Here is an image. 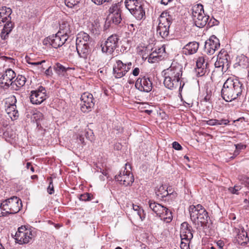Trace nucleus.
Wrapping results in <instances>:
<instances>
[{
  "label": "nucleus",
  "mask_w": 249,
  "mask_h": 249,
  "mask_svg": "<svg viewBox=\"0 0 249 249\" xmlns=\"http://www.w3.org/2000/svg\"><path fill=\"white\" fill-rule=\"evenodd\" d=\"M243 85L237 79L228 78L224 83L221 89V96L226 102H231L240 96Z\"/></svg>",
  "instance_id": "obj_1"
},
{
  "label": "nucleus",
  "mask_w": 249,
  "mask_h": 249,
  "mask_svg": "<svg viewBox=\"0 0 249 249\" xmlns=\"http://www.w3.org/2000/svg\"><path fill=\"white\" fill-rule=\"evenodd\" d=\"M189 211L191 220L197 229H201L206 226L209 216L207 212L202 205H191Z\"/></svg>",
  "instance_id": "obj_2"
},
{
  "label": "nucleus",
  "mask_w": 249,
  "mask_h": 249,
  "mask_svg": "<svg viewBox=\"0 0 249 249\" xmlns=\"http://www.w3.org/2000/svg\"><path fill=\"white\" fill-rule=\"evenodd\" d=\"M22 207L21 199L17 196H12L3 201L0 205V217L18 213Z\"/></svg>",
  "instance_id": "obj_3"
},
{
  "label": "nucleus",
  "mask_w": 249,
  "mask_h": 249,
  "mask_svg": "<svg viewBox=\"0 0 249 249\" xmlns=\"http://www.w3.org/2000/svg\"><path fill=\"white\" fill-rule=\"evenodd\" d=\"M172 10V9L170 8L163 12L159 18V22L157 32L162 38H165L169 35V27L172 20V16L171 15Z\"/></svg>",
  "instance_id": "obj_4"
},
{
  "label": "nucleus",
  "mask_w": 249,
  "mask_h": 249,
  "mask_svg": "<svg viewBox=\"0 0 249 249\" xmlns=\"http://www.w3.org/2000/svg\"><path fill=\"white\" fill-rule=\"evenodd\" d=\"M126 8L138 20H141L145 17V11L142 2L139 0H125Z\"/></svg>",
  "instance_id": "obj_5"
},
{
  "label": "nucleus",
  "mask_w": 249,
  "mask_h": 249,
  "mask_svg": "<svg viewBox=\"0 0 249 249\" xmlns=\"http://www.w3.org/2000/svg\"><path fill=\"white\" fill-rule=\"evenodd\" d=\"M119 36L116 34L110 36L104 43L101 44L102 51L108 54H112L118 47Z\"/></svg>",
  "instance_id": "obj_6"
},
{
  "label": "nucleus",
  "mask_w": 249,
  "mask_h": 249,
  "mask_svg": "<svg viewBox=\"0 0 249 249\" xmlns=\"http://www.w3.org/2000/svg\"><path fill=\"white\" fill-rule=\"evenodd\" d=\"M127 166L130 168V164L126 163L124 169L123 171H121L119 174L115 177L116 181L125 186L131 185L134 180L132 173L127 169Z\"/></svg>",
  "instance_id": "obj_7"
},
{
  "label": "nucleus",
  "mask_w": 249,
  "mask_h": 249,
  "mask_svg": "<svg viewBox=\"0 0 249 249\" xmlns=\"http://www.w3.org/2000/svg\"><path fill=\"white\" fill-rule=\"evenodd\" d=\"M34 235L30 229L25 226L18 228L16 233L15 239L20 244L28 243L33 238Z\"/></svg>",
  "instance_id": "obj_8"
},
{
  "label": "nucleus",
  "mask_w": 249,
  "mask_h": 249,
  "mask_svg": "<svg viewBox=\"0 0 249 249\" xmlns=\"http://www.w3.org/2000/svg\"><path fill=\"white\" fill-rule=\"evenodd\" d=\"M17 99L15 96H10L5 100V111L12 120H16L18 116L16 103Z\"/></svg>",
  "instance_id": "obj_9"
},
{
  "label": "nucleus",
  "mask_w": 249,
  "mask_h": 249,
  "mask_svg": "<svg viewBox=\"0 0 249 249\" xmlns=\"http://www.w3.org/2000/svg\"><path fill=\"white\" fill-rule=\"evenodd\" d=\"M230 57L228 52L222 49L219 53L214 66L216 68H221L222 71H226L230 66Z\"/></svg>",
  "instance_id": "obj_10"
},
{
  "label": "nucleus",
  "mask_w": 249,
  "mask_h": 249,
  "mask_svg": "<svg viewBox=\"0 0 249 249\" xmlns=\"http://www.w3.org/2000/svg\"><path fill=\"white\" fill-rule=\"evenodd\" d=\"M81 110L83 112H89L94 106L93 95L90 93H84L81 95Z\"/></svg>",
  "instance_id": "obj_11"
},
{
  "label": "nucleus",
  "mask_w": 249,
  "mask_h": 249,
  "mask_svg": "<svg viewBox=\"0 0 249 249\" xmlns=\"http://www.w3.org/2000/svg\"><path fill=\"white\" fill-rule=\"evenodd\" d=\"M47 97L46 90L42 86L39 87L37 90H33L31 92L30 101L33 104H40Z\"/></svg>",
  "instance_id": "obj_12"
},
{
  "label": "nucleus",
  "mask_w": 249,
  "mask_h": 249,
  "mask_svg": "<svg viewBox=\"0 0 249 249\" xmlns=\"http://www.w3.org/2000/svg\"><path fill=\"white\" fill-rule=\"evenodd\" d=\"M67 39L66 36L57 32L55 35L48 37L45 41L48 42L53 48H58L64 45Z\"/></svg>",
  "instance_id": "obj_13"
},
{
  "label": "nucleus",
  "mask_w": 249,
  "mask_h": 249,
  "mask_svg": "<svg viewBox=\"0 0 249 249\" xmlns=\"http://www.w3.org/2000/svg\"><path fill=\"white\" fill-rule=\"evenodd\" d=\"M182 74V66L177 63H172L170 67L165 70L164 75L180 80Z\"/></svg>",
  "instance_id": "obj_14"
},
{
  "label": "nucleus",
  "mask_w": 249,
  "mask_h": 249,
  "mask_svg": "<svg viewBox=\"0 0 249 249\" xmlns=\"http://www.w3.org/2000/svg\"><path fill=\"white\" fill-rule=\"evenodd\" d=\"M135 87L141 91L149 92L152 89V82L148 77H139L135 82Z\"/></svg>",
  "instance_id": "obj_15"
},
{
  "label": "nucleus",
  "mask_w": 249,
  "mask_h": 249,
  "mask_svg": "<svg viewBox=\"0 0 249 249\" xmlns=\"http://www.w3.org/2000/svg\"><path fill=\"white\" fill-rule=\"evenodd\" d=\"M220 41L215 36H212L205 42V51L208 54H213L220 47Z\"/></svg>",
  "instance_id": "obj_16"
},
{
  "label": "nucleus",
  "mask_w": 249,
  "mask_h": 249,
  "mask_svg": "<svg viewBox=\"0 0 249 249\" xmlns=\"http://www.w3.org/2000/svg\"><path fill=\"white\" fill-rule=\"evenodd\" d=\"M205 57L203 56H200L196 62V75L198 77L202 76L209 72L208 67L209 64L206 61Z\"/></svg>",
  "instance_id": "obj_17"
},
{
  "label": "nucleus",
  "mask_w": 249,
  "mask_h": 249,
  "mask_svg": "<svg viewBox=\"0 0 249 249\" xmlns=\"http://www.w3.org/2000/svg\"><path fill=\"white\" fill-rule=\"evenodd\" d=\"M16 77L15 72L11 69L7 70L2 75L0 78L1 86L7 88L11 87L13 82V79Z\"/></svg>",
  "instance_id": "obj_18"
},
{
  "label": "nucleus",
  "mask_w": 249,
  "mask_h": 249,
  "mask_svg": "<svg viewBox=\"0 0 249 249\" xmlns=\"http://www.w3.org/2000/svg\"><path fill=\"white\" fill-rule=\"evenodd\" d=\"M234 231L236 233L235 236L236 242L241 246H245L249 241L247 231L242 226L235 228Z\"/></svg>",
  "instance_id": "obj_19"
},
{
  "label": "nucleus",
  "mask_w": 249,
  "mask_h": 249,
  "mask_svg": "<svg viewBox=\"0 0 249 249\" xmlns=\"http://www.w3.org/2000/svg\"><path fill=\"white\" fill-rule=\"evenodd\" d=\"M163 84L165 87L170 89L173 90L179 88V90L183 88L184 83L181 84V81L175 78L164 75Z\"/></svg>",
  "instance_id": "obj_20"
},
{
  "label": "nucleus",
  "mask_w": 249,
  "mask_h": 249,
  "mask_svg": "<svg viewBox=\"0 0 249 249\" xmlns=\"http://www.w3.org/2000/svg\"><path fill=\"white\" fill-rule=\"evenodd\" d=\"M113 74L116 78H120L127 72L126 66L121 60H118L113 66Z\"/></svg>",
  "instance_id": "obj_21"
},
{
  "label": "nucleus",
  "mask_w": 249,
  "mask_h": 249,
  "mask_svg": "<svg viewBox=\"0 0 249 249\" xmlns=\"http://www.w3.org/2000/svg\"><path fill=\"white\" fill-rule=\"evenodd\" d=\"M180 236L181 240H191L193 237L192 227L186 222L181 225Z\"/></svg>",
  "instance_id": "obj_22"
},
{
  "label": "nucleus",
  "mask_w": 249,
  "mask_h": 249,
  "mask_svg": "<svg viewBox=\"0 0 249 249\" xmlns=\"http://www.w3.org/2000/svg\"><path fill=\"white\" fill-rule=\"evenodd\" d=\"M111 20L116 25L119 24L122 20L121 11L119 6L115 4L109 9Z\"/></svg>",
  "instance_id": "obj_23"
},
{
  "label": "nucleus",
  "mask_w": 249,
  "mask_h": 249,
  "mask_svg": "<svg viewBox=\"0 0 249 249\" xmlns=\"http://www.w3.org/2000/svg\"><path fill=\"white\" fill-rule=\"evenodd\" d=\"M199 48V43L196 41L190 42L182 49V53L185 55L195 53Z\"/></svg>",
  "instance_id": "obj_24"
},
{
  "label": "nucleus",
  "mask_w": 249,
  "mask_h": 249,
  "mask_svg": "<svg viewBox=\"0 0 249 249\" xmlns=\"http://www.w3.org/2000/svg\"><path fill=\"white\" fill-rule=\"evenodd\" d=\"M12 12L11 8L3 6L0 8V26L6 21L11 20L10 15Z\"/></svg>",
  "instance_id": "obj_25"
},
{
  "label": "nucleus",
  "mask_w": 249,
  "mask_h": 249,
  "mask_svg": "<svg viewBox=\"0 0 249 249\" xmlns=\"http://www.w3.org/2000/svg\"><path fill=\"white\" fill-rule=\"evenodd\" d=\"M92 42V38L86 33H80L78 34L76 40V45L90 46Z\"/></svg>",
  "instance_id": "obj_26"
},
{
  "label": "nucleus",
  "mask_w": 249,
  "mask_h": 249,
  "mask_svg": "<svg viewBox=\"0 0 249 249\" xmlns=\"http://www.w3.org/2000/svg\"><path fill=\"white\" fill-rule=\"evenodd\" d=\"M76 50L80 58L86 59L90 53V46L76 45Z\"/></svg>",
  "instance_id": "obj_27"
},
{
  "label": "nucleus",
  "mask_w": 249,
  "mask_h": 249,
  "mask_svg": "<svg viewBox=\"0 0 249 249\" xmlns=\"http://www.w3.org/2000/svg\"><path fill=\"white\" fill-rule=\"evenodd\" d=\"M148 204L150 209L159 217L165 210V207L152 200H149Z\"/></svg>",
  "instance_id": "obj_28"
},
{
  "label": "nucleus",
  "mask_w": 249,
  "mask_h": 249,
  "mask_svg": "<svg viewBox=\"0 0 249 249\" xmlns=\"http://www.w3.org/2000/svg\"><path fill=\"white\" fill-rule=\"evenodd\" d=\"M209 16L206 15L204 13V12H203V14H201L199 16H197V17H196L193 20L194 21L195 25L197 27L199 28H202L204 27L206 25L209 20Z\"/></svg>",
  "instance_id": "obj_29"
},
{
  "label": "nucleus",
  "mask_w": 249,
  "mask_h": 249,
  "mask_svg": "<svg viewBox=\"0 0 249 249\" xmlns=\"http://www.w3.org/2000/svg\"><path fill=\"white\" fill-rule=\"evenodd\" d=\"M3 28L0 33V37L2 39H5L8 37V35L12 31L14 24L11 20L5 22Z\"/></svg>",
  "instance_id": "obj_30"
},
{
  "label": "nucleus",
  "mask_w": 249,
  "mask_h": 249,
  "mask_svg": "<svg viewBox=\"0 0 249 249\" xmlns=\"http://www.w3.org/2000/svg\"><path fill=\"white\" fill-rule=\"evenodd\" d=\"M58 32H60L62 35L66 36L67 39L68 36L71 33V28L70 24L67 21H62L59 26V30Z\"/></svg>",
  "instance_id": "obj_31"
},
{
  "label": "nucleus",
  "mask_w": 249,
  "mask_h": 249,
  "mask_svg": "<svg viewBox=\"0 0 249 249\" xmlns=\"http://www.w3.org/2000/svg\"><path fill=\"white\" fill-rule=\"evenodd\" d=\"M26 80V79L24 76L18 75L12 84L11 88L14 90H18L19 88L25 85Z\"/></svg>",
  "instance_id": "obj_32"
},
{
  "label": "nucleus",
  "mask_w": 249,
  "mask_h": 249,
  "mask_svg": "<svg viewBox=\"0 0 249 249\" xmlns=\"http://www.w3.org/2000/svg\"><path fill=\"white\" fill-rule=\"evenodd\" d=\"M192 17L193 19H195L197 16H199L201 14H203L204 9L203 6L201 4H197L193 5L191 9Z\"/></svg>",
  "instance_id": "obj_33"
},
{
  "label": "nucleus",
  "mask_w": 249,
  "mask_h": 249,
  "mask_svg": "<svg viewBox=\"0 0 249 249\" xmlns=\"http://www.w3.org/2000/svg\"><path fill=\"white\" fill-rule=\"evenodd\" d=\"M161 219L163 220L166 223L170 222L173 219V216L172 212L168 209L166 207L165 208V210L161 213L159 216Z\"/></svg>",
  "instance_id": "obj_34"
},
{
  "label": "nucleus",
  "mask_w": 249,
  "mask_h": 249,
  "mask_svg": "<svg viewBox=\"0 0 249 249\" xmlns=\"http://www.w3.org/2000/svg\"><path fill=\"white\" fill-rule=\"evenodd\" d=\"M168 191V187H166V186L161 185L156 190V194L157 196L163 198L169 196V192Z\"/></svg>",
  "instance_id": "obj_35"
},
{
  "label": "nucleus",
  "mask_w": 249,
  "mask_h": 249,
  "mask_svg": "<svg viewBox=\"0 0 249 249\" xmlns=\"http://www.w3.org/2000/svg\"><path fill=\"white\" fill-rule=\"evenodd\" d=\"M33 118L36 120L37 126L42 128V124H44V121L43 114L39 111H37L33 114Z\"/></svg>",
  "instance_id": "obj_36"
},
{
  "label": "nucleus",
  "mask_w": 249,
  "mask_h": 249,
  "mask_svg": "<svg viewBox=\"0 0 249 249\" xmlns=\"http://www.w3.org/2000/svg\"><path fill=\"white\" fill-rule=\"evenodd\" d=\"M54 69L55 71V72L59 75L61 76H65L66 72L67 71L71 69V68L68 67L65 68L64 66H63L62 65L57 63L54 67Z\"/></svg>",
  "instance_id": "obj_37"
},
{
  "label": "nucleus",
  "mask_w": 249,
  "mask_h": 249,
  "mask_svg": "<svg viewBox=\"0 0 249 249\" xmlns=\"http://www.w3.org/2000/svg\"><path fill=\"white\" fill-rule=\"evenodd\" d=\"M236 64H237L238 66L245 68L246 67L248 64V59L245 55H241L237 58Z\"/></svg>",
  "instance_id": "obj_38"
},
{
  "label": "nucleus",
  "mask_w": 249,
  "mask_h": 249,
  "mask_svg": "<svg viewBox=\"0 0 249 249\" xmlns=\"http://www.w3.org/2000/svg\"><path fill=\"white\" fill-rule=\"evenodd\" d=\"M132 215L136 219H140L142 221L145 218V214L142 209L139 210L138 211H132Z\"/></svg>",
  "instance_id": "obj_39"
},
{
  "label": "nucleus",
  "mask_w": 249,
  "mask_h": 249,
  "mask_svg": "<svg viewBox=\"0 0 249 249\" xmlns=\"http://www.w3.org/2000/svg\"><path fill=\"white\" fill-rule=\"evenodd\" d=\"M160 59V56L156 52H153L149 55L148 61L150 63H155Z\"/></svg>",
  "instance_id": "obj_40"
},
{
  "label": "nucleus",
  "mask_w": 249,
  "mask_h": 249,
  "mask_svg": "<svg viewBox=\"0 0 249 249\" xmlns=\"http://www.w3.org/2000/svg\"><path fill=\"white\" fill-rule=\"evenodd\" d=\"M238 179L242 184H244L246 187L249 188V178L245 175H239Z\"/></svg>",
  "instance_id": "obj_41"
},
{
  "label": "nucleus",
  "mask_w": 249,
  "mask_h": 249,
  "mask_svg": "<svg viewBox=\"0 0 249 249\" xmlns=\"http://www.w3.org/2000/svg\"><path fill=\"white\" fill-rule=\"evenodd\" d=\"M47 180L49 181V184L47 188V192L50 195H52L54 193V186L53 182V178L52 177H49Z\"/></svg>",
  "instance_id": "obj_42"
},
{
  "label": "nucleus",
  "mask_w": 249,
  "mask_h": 249,
  "mask_svg": "<svg viewBox=\"0 0 249 249\" xmlns=\"http://www.w3.org/2000/svg\"><path fill=\"white\" fill-rule=\"evenodd\" d=\"M80 1V0H65L66 5L69 8H72L77 5Z\"/></svg>",
  "instance_id": "obj_43"
},
{
  "label": "nucleus",
  "mask_w": 249,
  "mask_h": 249,
  "mask_svg": "<svg viewBox=\"0 0 249 249\" xmlns=\"http://www.w3.org/2000/svg\"><path fill=\"white\" fill-rule=\"evenodd\" d=\"M26 61L28 64H30L31 65L34 66H40V65L45 62V60H42L41 61H32L30 58L29 57H26Z\"/></svg>",
  "instance_id": "obj_44"
},
{
  "label": "nucleus",
  "mask_w": 249,
  "mask_h": 249,
  "mask_svg": "<svg viewBox=\"0 0 249 249\" xmlns=\"http://www.w3.org/2000/svg\"><path fill=\"white\" fill-rule=\"evenodd\" d=\"M191 240H181L180 245L181 249H190L189 247V243Z\"/></svg>",
  "instance_id": "obj_45"
},
{
  "label": "nucleus",
  "mask_w": 249,
  "mask_h": 249,
  "mask_svg": "<svg viewBox=\"0 0 249 249\" xmlns=\"http://www.w3.org/2000/svg\"><path fill=\"white\" fill-rule=\"evenodd\" d=\"M92 195L89 193H85L80 195L79 199L82 201H89L91 200Z\"/></svg>",
  "instance_id": "obj_46"
},
{
  "label": "nucleus",
  "mask_w": 249,
  "mask_h": 249,
  "mask_svg": "<svg viewBox=\"0 0 249 249\" xmlns=\"http://www.w3.org/2000/svg\"><path fill=\"white\" fill-rule=\"evenodd\" d=\"M86 132L85 133V136L87 139L90 141H92L94 139V134L92 130L88 128V130H86Z\"/></svg>",
  "instance_id": "obj_47"
},
{
  "label": "nucleus",
  "mask_w": 249,
  "mask_h": 249,
  "mask_svg": "<svg viewBox=\"0 0 249 249\" xmlns=\"http://www.w3.org/2000/svg\"><path fill=\"white\" fill-rule=\"evenodd\" d=\"M241 189V186L240 185H236L233 188H230L229 190L231 193L233 194L238 195V191Z\"/></svg>",
  "instance_id": "obj_48"
},
{
  "label": "nucleus",
  "mask_w": 249,
  "mask_h": 249,
  "mask_svg": "<svg viewBox=\"0 0 249 249\" xmlns=\"http://www.w3.org/2000/svg\"><path fill=\"white\" fill-rule=\"evenodd\" d=\"M218 120L216 119H210L206 121V124L209 125H217Z\"/></svg>",
  "instance_id": "obj_49"
},
{
  "label": "nucleus",
  "mask_w": 249,
  "mask_h": 249,
  "mask_svg": "<svg viewBox=\"0 0 249 249\" xmlns=\"http://www.w3.org/2000/svg\"><path fill=\"white\" fill-rule=\"evenodd\" d=\"M173 148L177 150H181L182 147L181 145L177 142H174L172 143Z\"/></svg>",
  "instance_id": "obj_50"
},
{
  "label": "nucleus",
  "mask_w": 249,
  "mask_h": 249,
  "mask_svg": "<svg viewBox=\"0 0 249 249\" xmlns=\"http://www.w3.org/2000/svg\"><path fill=\"white\" fill-rule=\"evenodd\" d=\"M235 148L239 150L245 149L246 148L247 146L245 144H242V143H237L234 145Z\"/></svg>",
  "instance_id": "obj_51"
},
{
  "label": "nucleus",
  "mask_w": 249,
  "mask_h": 249,
  "mask_svg": "<svg viewBox=\"0 0 249 249\" xmlns=\"http://www.w3.org/2000/svg\"><path fill=\"white\" fill-rule=\"evenodd\" d=\"M230 121L226 119H221L220 120H218L217 125H227L229 123Z\"/></svg>",
  "instance_id": "obj_52"
},
{
  "label": "nucleus",
  "mask_w": 249,
  "mask_h": 249,
  "mask_svg": "<svg viewBox=\"0 0 249 249\" xmlns=\"http://www.w3.org/2000/svg\"><path fill=\"white\" fill-rule=\"evenodd\" d=\"M109 0H92V1L97 5H101L106 2L109 1Z\"/></svg>",
  "instance_id": "obj_53"
},
{
  "label": "nucleus",
  "mask_w": 249,
  "mask_h": 249,
  "mask_svg": "<svg viewBox=\"0 0 249 249\" xmlns=\"http://www.w3.org/2000/svg\"><path fill=\"white\" fill-rule=\"evenodd\" d=\"M140 72V70L138 68H135L132 71V74L134 76H138Z\"/></svg>",
  "instance_id": "obj_54"
},
{
  "label": "nucleus",
  "mask_w": 249,
  "mask_h": 249,
  "mask_svg": "<svg viewBox=\"0 0 249 249\" xmlns=\"http://www.w3.org/2000/svg\"><path fill=\"white\" fill-rule=\"evenodd\" d=\"M216 244L220 249H223L224 246V243L222 241L219 240Z\"/></svg>",
  "instance_id": "obj_55"
},
{
  "label": "nucleus",
  "mask_w": 249,
  "mask_h": 249,
  "mask_svg": "<svg viewBox=\"0 0 249 249\" xmlns=\"http://www.w3.org/2000/svg\"><path fill=\"white\" fill-rule=\"evenodd\" d=\"M205 102H210L211 100V94L207 93L204 98Z\"/></svg>",
  "instance_id": "obj_56"
},
{
  "label": "nucleus",
  "mask_w": 249,
  "mask_h": 249,
  "mask_svg": "<svg viewBox=\"0 0 249 249\" xmlns=\"http://www.w3.org/2000/svg\"><path fill=\"white\" fill-rule=\"evenodd\" d=\"M141 209L139 206L133 204V211H138Z\"/></svg>",
  "instance_id": "obj_57"
},
{
  "label": "nucleus",
  "mask_w": 249,
  "mask_h": 249,
  "mask_svg": "<svg viewBox=\"0 0 249 249\" xmlns=\"http://www.w3.org/2000/svg\"><path fill=\"white\" fill-rule=\"evenodd\" d=\"M128 28L129 30V31L132 32H133L135 30V29L134 28V25L133 24L128 25Z\"/></svg>",
  "instance_id": "obj_58"
},
{
  "label": "nucleus",
  "mask_w": 249,
  "mask_h": 249,
  "mask_svg": "<svg viewBox=\"0 0 249 249\" xmlns=\"http://www.w3.org/2000/svg\"><path fill=\"white\" fill-rule=\"evenodd\" d=\"M124 65L126 66V70H127V72L130 69L131 66L132 64L131 62H129V63L124 64Z\"/></svg>",
  "instance_id": "obj_59"
},
{
  "label": "nucleus",
  "mask_w": 249,
  "mask_h": 249,
  "mask_svg": "<svg viewBox=\"0 0 249 249\" xmlns=\"http://www.w3.org/2000/svg\"><path fill=\"white\" fill-rule=\"evenodd\" d=\"M240 154V150L238 149H235V150L234 151L233 155L234 157L238 156Z\"/></svg>",
  "instance_id": "obj_60"
},
{
  "label": "nucleus",
  "mask_w": 249,
  "mask_h": 249,
  "mask_svg": "<svg viewBox=\"0 0 249 249\" xmlns=\"http://www.w3.org/2000/svg\"><path fill=\"white\" fill-rule=\"evenodd\" d=\"M170 2L169 0H161V3L164 5H167Z\"/></svg>",
  "instance_id": "obj_61"
},
{
  "label": "nucleus",
  "mask_w": 249,
  "mask_h": 249,
  "mask_svg": "<svg viewBox=\"0 0 249 249\" xmlns=\"http://www.w3.org/2000/svg\"><path fill=\"white\" fill-rule=\"evenodd\" d=\"M0 59L2 60H5L6 61L7 59H10V58L8 57L7 56H3L0 57Z\"/></svg>",
  "instance_id": "obj_62"
},
{
  "label": "nucleus",
  "mask_w": 249,
  "mask_h": 249,
  "mask_svg": "<svg viewBox=\"0 0 249 249\" xmlns=\"http://www.w3.org/2000/svg\"><path fill=\"white\" fill-rule=\"evenodd\" d=\"M168 192H169V196L172 195L173 192L172 191V189L170 187L168 188Z\"/></svg>",
  "instance_id": "obj_63"
},
{
  "label": "nucleus",
  "mask_w": 249,
  "mask_h": 249,
  "mask_svg": "<svg viewBox=\"0 0 249 249\" xmlns=\"http://www.w3.org/2000/svg\"><path fill=\"white\" fill-rule=\"evenodd\" d=\"M54 227L56 229H58L61 227V225L59 224H54Z\"/></svg>",
  "instance_id": "obj_64"
}]
</instances>
